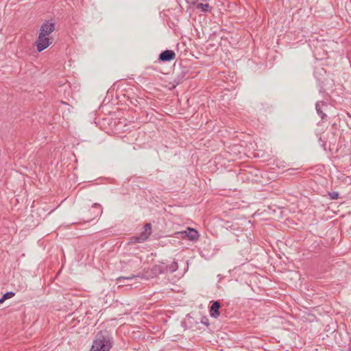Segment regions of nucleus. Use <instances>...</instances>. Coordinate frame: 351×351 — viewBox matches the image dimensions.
Returning <instances> with one entry per match:
<instances>
[{
	"label": "nucleus",
	"mask_w": 351,
	"mask_h": 351,
	"mask_svg": "<svg viewBox=\"0 0 351 351\" xmlns=\"http://www.w3.org/2000/svg\"><path fill=\"white\" fill-rule=\"evenodd\" d=\"M193 5L195 6L196 9L199 10L202 12H207L211 11V7L208 3H199L198 1H194L193 2Z\"/></svg>",
	"instance_id": "1a4fd4ad"
},
{
	"label": "nucleus",
	"mask_w": 351,
	"mask_h": 351,
	"mask_svg": "<svg viewBox=\"0 0 351 351\" xmlns=\"http://www.w3.org/2000/svg\"><path fill=\"white\" fill-rule=\"evenodd\" d=\"M189 73V69L187 68H183L182 71L176 75L177 83L182 82L184 79L189 77L187 75Z\"/></svg>",
	"instance_id": "9d476101"
},
{
	"label": "nucleus",
	"mask_w": 351,
	"mask_h": 351,
	"mask_svg": "<svg viewBox=\"0 0 351 351\" xmlns=\"http://www.w3.org/2000/svg\"><path fill=\"white\" fill-rule=\"evenodd\" d=\"M152 233V226L150 223H146L144 226V231L142 232L138 236L132 237L130 239V243H142L147 240Z\"/></svg>",
	"instance_id": "f03ea898"
},
{
	"label": "nucleus",
	"mask_w": 351,
	"mask_h": 351,
	"mask_svg": "<svg viewBox=\"0 0 351 351\" xmlns=\"http://www.w3.org/2000/svg\"><path fill=\"white\" fill-rule=\"evenodd\" d=\"M202 323H204V324H207V323L206 322V320H204V321L202 320Z\"/></svg>",
	"instance_id": "a211bd4d"
},
{
	"label": "nucleus",
	"mask_w": 351,
	"mask_h": 351,
	"mask_svg": "<svg viewBox=\"0 0 351 351\" xmlns=\"http://www.w3.org/2000/svg\"><path fill=\"white\" fill-rule=\"evenodd\" d=\"M178 233L182 238H188L190 241H197L199 237V232L192 228H188L186 230Z\"/></svg>",
	"instance_id": "20e7f679"
},
{
	"label": "nucleus",
	"mask_w": 351,
	"mask_h": 351,
	"mask_svg": "<svg viewBox=\"0 0 351 351\" xmlns=\"http://www.w3.org/2000/svg\"><path fill=\"white\" fill-rule=\"evenodd\" d=\"M143 277V274H137V275H131L130 276H128V277H125V276H120L119 277L117 280L119 282V281H121L122 279H125V280H131V279H134V278H142Z\"/></svg>",
	"instance_id": "ddd939ff"
},
{
	"label": "nucleus",
	"mask_w": 351,
	"mask_h": 351,
	"mask_svg": "<svg viewBox=\"0 0 351 351\" xmlns=\"http://www.w3.org/2000/svg\"><path fill=\"white\" fill-rule=\"evenodd\" d=\"M166 269V264L165 263L161 262L159 264L153 266V267L152 268V271L154 276H158L165 272Z\"/></svg>",
	"instance_id": "6e6552de"
},
{
	"label": "nucleus",
	"mask_w": 351,
	"mask_h": 351,
	"mask_svg": "<svg viewBox=\"0 0 351 351\" xmlns=\"http://www.w3.org/2000/svg\"><path fill=\"white\" fill-rule=\"evenodd\" d=\"M348 351H351V347L348 349Z\"/></svg>",
	"instance_id": "aec40b11"
},
{
	"label": "nucleus",
	"mask_w": 351,
	"mask_h": 351,
	"mask_svg": "<svg viewBox=\"0 0 351 351\" xmlns=\"http://www.w3.org/2000/svg\"><path fill=\"white\" fill-rule=\"evenodd\" d=\"M112 346V337L106 331H99L93 341L90 351H109Z\"/></svg>",
	"instance_id": "f257e3e1"
},
{
	"label": "nucleus",
	"mask_w": 351,
	"mask_h": 351,
	"mask_svg": "<svg viewBox=\"0 0 351 351\" xmlns=\"http://www.w3.org/2000/svg\"><path fill=\"white\" fill-rule=\"evenodd\" d=\"M176 58V53L173 50L166 49L162 51L158 57L160 62H170Z\"/></svg>",
	"instance_id": "39448f33"
},
{
	"label": "nucleus",
	"mask_w": 351,
	"mask_h": 351,
	"mask_svg": "<svg viewBox=\"0 0 351 351\" xmlns=\"http://www.w3.org/2000/svg\"><path fill=\"white\" fill-rule=\"evenodd\" d=\"M15 295V293L14 292H12V291H9V292H7L5 293H4L2 297L3 298V300H8L9 298H12L14 295Z\"/></svg>",
	"instance_id": "dca6fc26"
},
{
	"label": "nucleus",
	"mask_w": 351,
	"mask_h": 351,
	"mask_svg": "<svg viewBox=\"0 0 351 351\" xmlns=\"http://www.w3.org/2000/svg\"><path fill=\"white\" fill-rule=\"evenodd\" d=\"M202 323H204V324H207V323L206 322V320H204V321L202 320Z\"/></svg>",
	"instance_id": "6ab92c4d"
},
{
	"label": "nucleus",
	"mask_w": 351,
	"mask_h": 351,
	"mask_svg": "<svg viewBox=\"0 0 351 351\" xmlns=\"http://www.w3.org/2000/svg\"><path fill=\"white\" fill-rule=\"evenodd\" d=\"M221 307V303L219 301H213L212 304L210 306L209 313L210 317L213 318H218L220 315V309Z\"/></svg>",
	"instance_id": "0eeeda50"
},
{
	"label": "nucleus",
	"mask_w": 351,
	"mask_h": 351,
	"mask_svg": "<svg viewBox=\"0 0 351 351\" xmlns=\"http://www.w3.org/2000/svg\"><path fill=\"white\" fill-rule=\"evenodd\" d=\"M324 105H325V104L323 101H318L315 104L316 111L322 120L324 119V118L326 117V114L324 113L322 110V106Z\"/></svg>",
	"instance_id": "9b49d317"
},
{
	"label": "nucleus",
	"mask_w": 351,
	"mask_h": 351,
	"mask_svg": "<svg viewBox=\"0 0 351 351\" xmlns=\"http://www.w3.org/2000/svg\"><path fill=\"white\" fill-rule=\"evenodd\" d=\"M328 195L330 199H337L339 197V194L337 191L329 192Z\"/></svg>",
	"instance_id": "2eb2a0df"
},
{
	"label": "nucleus",
	"mask_w": 351,
	"mask_h": 351,
	"mask_svg": "<svg viewBox=\"0 0 351 351\" xmlns=\"http://www.w3.org/2000/svg\"><path fill=\"white\" fill-rule=\"evenodd\" d=\"M166 266H167V269H166L165 271H169L170 273H173V272L176 271L178 269V263L176 262V261H173L170 265H166Z\"/></svg>",
	"instance_id": "f8f14e48"
},
{
	"label": "nucleus",
	"mask_w": 351,
	"mask_h": 351,
	"mask_svg": "<svg viewBox=\"0 0 351 351\" xmlns=\"http://www.w3.org/2000/svg\"><path fill=\"white\" fill-rule=\"evenodd\" d=\"M5 300H3V297L0 298V304H2Z\"/></svg>",
	"instance_id": "f3484780"
},
{
	"label": "nucleus",
	"mask_w": 351,
	"mask_h": 351,
	"mask_svg": "<svg viewBox=\"0 0 351 351\" xmlns=\"http://www.w3.org/2000/svg\"><path fill=\"white\" fill-rule=\"evenodd\" d=\"M55 30V23L49 21L44 23L40 29L39 34L43 36H49Z\"/></svg>",
	"instance_id": "423d86ee"
},
{
	"label": "nucleus",
	"mask_w": 351,
	"mask_h": 351,
	"mask_svg": "<svg viewBox=\"0 0 351 351\" xmlns=\"http://www.w3.org/2000/svg\"><path fill=\"white\" fill-rule=\"evenodd\" d=\"M51 38H49L47 36H43L42 34H39L38 39L36 41L37 50L39 52L45 50L50 45V44H51Z\"/></svg>",
	"instance_id": "7ed1b4c3"
},
{
	"label": "nucleus",
	"mask_w": 351,
	"mask_h": 351,
	"mask_svg": "<svg viewBox=\"0 0 351 351\" xmlns=\"http://www.w3.org/2000/svg\"><path fill=\"white\" fill-rule=\"evenodd\" d=\"M93 208L97 210L95 212L94 211V217H93V218H95V217H98L101 213V206H100L99 204H95L93 206Z\"/></svg>",
	"instance_id": "4468645a"
}]
</instances>
